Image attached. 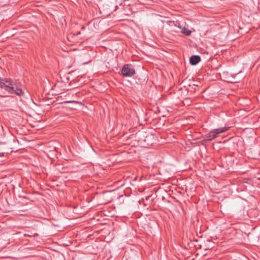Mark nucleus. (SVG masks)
<instances>
[{
	"instance_id": "obj_2",
	"label": "nucleus",
	"mask_w": 260,
	"mask_h": 260,
	"mask_svg": "<svg viewBox=\"0 0 260 260\" xmlns=\"http://www.w3.org/2000/svg\"><path fill=\"white\" fill-rule=\"evenodd\" d=\"M230 128V127H222L214 129L211 131L210 133L205 135V137L208 141H212L213 139L216 138L218 135L226 132Z\"/></svg>"
},
{
	"instance_id": "obj_8",
	"label": "nucleus",
	"mask_w": 260,
	"mask_h": 260,
	"mask_svg": "<svg viewBox=\"0 0 260 260\" xmlns=\"http://www.w3.org/2000/svg\"><path fill=\"white\" fill-rule=\"evenodd\" d=\"M137 134H136V135H130V136L128 137V138L133 139V138H136V136H137Z\"/></svg>"
},
{
	"instance_id": "obj_11",
	"label": "nucleus",
	"mask_w": 260,
	"mask_h": 260,
	"mask_svg": "<svg viewBox=\"0 0 260 260\" xmlns=\"http://www.w3.org/2000/svg\"><path fill=\"white\" fill-rule=\"evenodd\" d=\"M72 102H71V101H68V102H66L65 103H72Z\"/></svg>"
},
{
	"instance_id": "obj_5",
	"label": "nucleus",
	"mask_w": 260,
	"mask_h": 260,
	"mask_svg": "<svg viewBox=\"0 0 260 260\" xmlns=\"http://www.w3.org/2000/svg\"><path fill=\"white\" fill-rule=\"evenodd\" d=\"M178 27L181 29V32L185 36H189L190 35L191 33V31L190 30H189L184 26L182 28L181 26L178 25Z\"/></svg>"
},
{
	"instance_id": "obj_1",
	"label": "nucleus",
	"mask_w": 260,
	"mask_h": 260,
	"mask_svg": "<svg viewBox=\"0 0 260 260\" xmlns=\"http://www.w3.org/2000/svg\"><path fill=\"white\" fill-rule=\"evenodd\" d=\"M0 87L4 88L11 94H15L19 96L24 95V92L20 87L19 83L10 78H2L0 77Z\"/></svg>"
},
{
	"instance_id": "obj_3",
	"label": "nucleus",
	"mask_w": 260,
	"mask_h": 260,
	"mask_svg": "<svg viewBox=\"0 0 260 260\" xmlns=\"http://www.w3.org/2000/svg\"><path fill=\"white\" fill-rule=\"evenodd\" d=\"M121 75L123 77H133L136 74L135 70L131 64H125L121 69Z\"/></svg>"
},
{
	"instance_id": "obj_9",
	"label": "nucleus",
	"mask_w": 260,
	"mask_h": 260,
	"mask_svg": "<svg viewBox=\"0 0 260 260\" xmlns=\"http://www.w3.org/2000/svg\"><path fill=\"white\" fill-rule=\"evenodd\" d=\"M85 28V26H83L82 27V29H84Z\"/></svg>"
},
{
	"instance_id": "obj_7",
	"label": "nucleus",
	"mask_w": 260,
	"mask_h": 260,
	"mask_svg": "<svg viewBox=\"0 0 260 260\" xmlns=\"http://www.w3.org/2000/svg\"><path fill=\"white\" fill-rule=\"evenodd\" d=\"M188 91H190L191 92H196V88L193 87V86L191 87L190 89H187Z\"/></svg>"
},
{
	"instance_id": "obj_6",
	"label": "nucleus",
	"mask_w": 260,
	"mask_h": 260,
	"mask_svg": "<svg viewBox=\"0 0 260 260\" xmlns=\"http://www.w3.org/2000/svg\"><path fill=\"white\" fill-rule=\"evenodd\" d=\"M177 24H178V25H179V23L176 22V23H175V21H169V24L170 26L175 25V26H177Z\"/></svg>"
},
{
	"instance_id": "obj_4",
	"label": "nucleus",
	"mask_w": 260,
	"mask_h": 260,
	"mask_svg": "<svg viewBox=\"0 0 260 260\" xmlns=\"http://www.w3.org/2000/svg\"><path fill=\"white\" fill-rule=\"evenodd\" d=\"M201 60V56L198 55H193L189 58V62L192 66L197 65Z\"/></svg>"
},
{
	"instance_id": "obj_10",
	"label": "nucleus",
	"mask_w": 260,
	"mask_h": 260,
	"mask_svg": "<svg viewBox=\"0 0 260 260\" xmlns=\"http://www.w3.org/2000/svg\"><path fill=\"white\" fill-rule=\"evenodd\" d=\"M79 34H80V31L78 32L77 33V34H76V35H79Z\"/></svg>"
}]
</instances>
